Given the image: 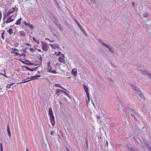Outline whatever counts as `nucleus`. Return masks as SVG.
<instances>
[{
  "label": "nucleus",
  "instance_id": "f257e3e1",
  "mask_svg": "<svg viewBox=\"0 0 151 151\" xmlns=\"http://www.w3.org/2000/svg\"><path fill=\"white\" fill-rule=\"evenodd\" d=\"M129 85L132 87V89L134 90L135 92L136 93L141 99H145V98L143 94L136 85L132 83H130Z\"/></svg>",
  "mask_w": 151,
  "mask_h": 151
},
{
  "label": "nucleus",
  "instance_id": "f03ea898",
  "mask_svg": "<svg viewBox=\"0 0 151 151\" xmlns=\"http://www.w3.org/2000/svg\"><path fill=\"white\" fill-rule=\"evenodd\" d=\"M123 111L125 112H127L128 113H130L131 114V115L133 117L135 120H136V119L134 115L132 114V113H134L136 115H138V113L136 111H135L131 108H130L129 107L127 106V107H126L124 109H123Z\"/></svg>",
  "mask_w": 151,
  "mask_h": 151
},
{
  "label": "nucleus",
  "instance_id": "7ed1b4c3",
  "mask_svg": "<svg viewBox=\"0 0 151 151\" xmlns=\"http://www.w3.org/2000/svg\"><path fill=\"white\" fill-rule=\"evenodd\" d=\"M40 77V75L32 76L30 77V78L31 79L30 80H27V81H23V82H20L18 83V84H22V83H24L27 82L29 81H30L31 80H34V79H37V78H39Z\"/></svg>",
  "mask_w": 151,
  "mask_h": 151
},
{
  "label": "nucleus",
  "instance_id": "20e7f679",
  "mask_svg": "<svg viewBox=\"0 0 151 151\" xmlns=\"http://www.w3.org/2000/svg\"><path fill=\"white\" fill-rule=\"evenodd\" d=\"M42 49L44 51H46L48 50L49 46L46 43H42L41 45Z\"/></svg>",
  "mask_w": 151,
  "mask_h": 151
},
{
  "label": "nucleus",
  "instance_id": "39448f33",
  "mask_svg": "<svg viewBox=\"0 0 151 151\" xmlns=\"http://www.w3.org/2000/svg\"><path fill=\"white\" fill-rule=\"evenodd\" d=\"M18 8L15 7L12 8L11 9H9L7 13V15H9L10 14H12L13 12H14V11H17L18 10Z\"/></svg>",
  "mask_w": 151,
  "mask_h": 151
},
{
  "label": "nucleus",
  "instance_id": "423d86ee",
  "mask_svg": "<svg viewBox=\"0 0 151 151\" xmlns=\"http://www.w3.org/2000/svg\"><path fill=\"white\" fill-rule=\"evenodd\" d=\"M142 74L145 76H147L150 79H151V74L148 71L145 70L142 72Z\"/></svg>",
  "mask_w": 151,
  "mask_h": 151
},
{
  "label": "nucleus",
  "instance_id": "0eeeda50",
  "mask_svg": "<svg viewBox=\"0 0 151 151\" xmlns=\"http://www.w3.org/2000/svg\"><path fill=\"white\" fill-rule=\"evenodd\" d=\"M64 55L63 54H61L60 56L58 58L59 61L60 63L65 62V60L64 59Z\"/></svg>",
  "mask_w": 151,
  "mask_h": 151
},
{
  "label": "nucleus",
  "instance_id": "6e6552de",
  "mask_svg": "<svg viewBox=\"0 0 151 151\" xmlns=\"http://www.w3.org/2000/svg\"><path fill=\"white\" fill-rule=\"evenodd\" d=\"M126 147L128 151H136L134 148L131 147L129 145H127Z\"/></svg>",
  "mask_w": 151,
  "mask_h": 151
},
{
  "label": "nucleus",
  "instance_id": "1a4fd4ad",
  "mask_svg": "<svg viewBox=\"0 0 151 151\" xmlns=\"http://www.w3.org/2000/svg\"><path fill=\"white\" fill-rule=\"evenodd\" d=\"M42 58L41 57V55H40V57L39 58V61L38 63L37 64H35V65H41L42 64Z\"/></svg>",
  "mask_w": 151,
  "mask_h": 151
},
{
  "label": "nucleus",
  "instance_id": "9d476101",
  "mask_svg": "<svg viewBox=\"0 0 151 151\" xmlns=\"http://www.w3.org/2000/svg\"><path fill=\"white\" fill-rule=\"evenodd\" d=\"M50 120L52 125V126H54L55 125V121L54 116L50 117Z\"/></svg>",
  "mask_w": 151,
  "mask_h": 151
},
{
  "label": "nucleus",
  "instance_id": "9b49d317",
  "mask_svg": "<svg viewBox=\"0 0 151 151\" xmlns=\"http://www.w3.org/2000/svg\"><path fill=\"white\" fill-rule=\"evenodd\" d=\"M72 74L74 75L75 77L77 76V69L76 68L73 69L72 71Z\"/></svg>",
  "mask_w": 151,
  "mask_h": 151
},
{
  "label": "nucleus",
  "instance_id": "f8f14e48",
  "mask_svg": "<svg viewBox=\"0 0 151 151\" xmlns=\"http://www.w3.org/2000/svg\"><path fill=\"white\" fill-rule=\"evenodd\" d=\"M64 91L60 89H58L56 90L55 91V94L58 96L60 94V93H63V92Z\"/></svg>",
  "mask_w": 151,
  "mask_h": 151
},
{
  "label": "nucleus",
  "instance_id": "ddd939ff",
  "mask_svg": "<svg viewBox=\"0 0 151 151\" xmlns=\"http://www.w3.org/2000/svg\"><path fill=\"white\" fill-rule=\"evenodd\" d=\"M14 19H12V16L8 17L6 19V23H8L14 20Z\"/></svg>",
  "mask_w": 151,
  "mask_h": 151
},
{
  "label": "nucleus",
  "instance_id": "4468645a",
  "mask_svg": "<svg viewBox=\"0 0 151 151\" xmlns=\"http://www.w3.org/2000/svg\"><path fill=\"white\" fill-rule=\"evenodd\" d=\"M48 114L50 117L54 116L51 107H50L49 108Z\"/></svg>",
  "mask_w": 151,
  "mask_h": 151
},
{
  "label": "nucleus",
  "instance_id": "2eb2a0df",
  "mask_svg": "<svg viewBox=\"0 0 151 151\" xmlns=\"http://www.w3.org/2000/svg\"><path fill=\"white\" fill-rule=\"evenodd\" d=\"M98 41L99 42V43L101 44L102 45L106 47H107V46L108 45L107 44H106L104 42L102 41L101 40L99 39L98 40Z\"/></svg>",
  "mask_w": 151,
  "mask_h": 151
},
{
  "label": "nucleus",
  "instance_id": "dca6fc26",
  "mask_svg": "<svg viewBox=\"0 0 151 151\" xmlns=\"http://www.w3.org/2000/svg\"><path fill=\"white\" fill-rule=\"evenodd\" d=\"M19 33L20 35L23 37H25L26 35V32L22 31H19Z\"/></svg>",
  "mask_w": 151,
  "mask_h": 151
},
{
  "label": "nucleus",
  "instance_id": "f3484780",
  "mask_svg": "<svg viewBox=\"0 0 151 151\" xmlns=\"http://www.w3.org/2000/svg\"><path fill=\"white\" fill-rule=\"evenodd\" d=\"M7 129L9 136L10 137L11 136V133L10 131L9 125V124L7 125Z\"/></svg>",
  "mask_w": 151,
  "mask_h": 151
},
{
  "label": "nucleus",
  "instance_id": "a211bd4d",
  "mask_svg": "<svg viewBox=\"0 0 151 151\" xmlns=\"http://www.w3.org/2000/svg\"><path fill=\"white\" fill-rule=\"evenodd\" d=\"M83 86L84 88V89L86 93H87V92H88V87L86 86V85L85 84H83Z\"/></svg>",
  "mask_w": 151,
  "mask_h": 151
},
{
  "label": "nucleus",
  "instance_id": "6ab92c4d",
  "mask_svg": "<svg viewBox=\"0 0 151 151\" xmlns=\"http://www.w3.org/2000/svg\"><path fill=\"white\" fill-rule=\"evenodd\" d=\"M22 20V19L21 18H19L16 22L15 24L17 25H20L21 23V22Z\"/></svg>",
  "mask_w": 151,
  "mask_h": 151
},
{
  "label": "nucleus",
  "instance_id": "aec40b11",
  "mask_svg": "<svg viewBox=\"0 0 151 151\" xmlns=\"http://www.w3.org/2000/svg\"><path fill=\"white\" fill-rule=\"evenodd\" d=\"M74 20L75 22L78 25L80 29H82V26L80 25V24L75 19H74Z\"/></svg>",
  "mask_w": 151,
  "mask_h": 151
},
{
  "label": "nucleus",
  "instance_id": "412c9836",
  "mask_svg": "<svg viewBox=\"0 0 151 151\" xmlns=\"http://www.w3.org/2000/svg\"><path fill=\"white\" fill-rule=\"evenodd\" d=\"M106 47L109 50L110 52H111V53H114V51L111 49V48L108 45L107 46V47Z\"/></svg>",
  "mask_w": 151,
  "mask_h": 151
},
{
  "label": "nucleus",
  "instance_id": "4be33fe9",
  "mask_svg": "<svg viewBox=\"0 0 151 151\" xmlns=\"http://www.w3.org/2000/svg\"><path fill=\"white\" fill-rule=\"evenodd\" d=\"M7 31L9 33L10 35H11L13 33V31H12V29L11 28H9V30H8Z\"/></svg>",
  "mask_w": 151,
  "mask_h": 151
},
{
  "label": "nucleus",
  "instance_id": "5701e85b",
  "mask_svg": "<svg viewBox=\"0 0 151 151\" xmlns=\"http://www.w3.org/2000/svg\"><path fill=\"white\" fill-rule=\"evenodd\" d=\"M28 26H29V27L30 29H34V27L33 25L32 24H30L28 23Z\"/></svg>",
  "mask_w": 151,
  "mask_h": 151
},
{
  "label": "nucleus",
  "instance_id": "b1692460",
  "mask_svg": "<svg viewBox=\"0 0 151 151\" xmlns=\"http://www.w3.org/2000/svg\"><path fill=\"white\" fill-rule=\"evenodd\" d=\"M52 68L51 67V66H47V70L48 72H50L52 70Z\"/></svg>",
  "mask_w": 151,
  "mask_h": 151
},
{
  "label": "nucleus",
  "instance_id": "393cba45",
  "mask_svg": "<svg viewBox=\"0 0 151 151\" xmlns=\"http://www.w3.org/2000/svg\"><path fill=\"white\" fill-rule=\"evenodd\" d=\"M26 61L29 63H26V65H35V64H33V63H31L29 61H28V60H26Z\"/></svg>",
  "mask_w": 151,
  "mask_h": 151
},
{
  "label": "nucleus",
  "instance_id": "a878e982",
  "mask_svg": "<svg viewBox=\"0 0 151 151\" xmlns=\"http://www.w3.org/2000/svg\"><path fill=\"white\" fill-rule=\"evenodd\" d=\"M55 86L56 87H59L61 88L63 87L61 85L57 83L55 84Z\"/></svg>",
  "mask_w": 151,
  "mask_h": 151
},
{
  "label": "nucleus",
  "instance_id": "bb28decb",
  "mask_svg": "<svg viewBox=\"0 0 151 151\" xmlns=\"http://www.w3.org/2000/svg\"><path fill=\"white\" fill-rule=\"evenodd\" d=\"M65 24L67 27H68V28H70V26L69 25V24H68V22L65 21Z\"/></svg>",
  "mask_w": 151,
  "mask_h": 151
},
{
  "label": "nucleus",
  "instance_id": "cd10ccee",
  "mask_svg": "<svg viewBox=\"0 0 151 151\" xmlns=\"http://www.w3.org/2000/svg\"><path fill=\"white\" fill-rule=\"evenodd\" d=\"M137 69L138 70L140 71L142 73V72L144 71L142 70V68L140 66L137 67Z\"/></svg>",
  "mask_w": 151,
  "mask_h": 151
},
{
  "label": "nucleus",
  "instance_id": "c85d7f7f",
  "mask_svg": "<svg viewBox=\"0 0 151 151\" xmlns=\"http://www.w3.org/2000/svg\"><path fill=\"white\" fill-rule=\"evenodd\" d=\"M145 144H146V145H147V147L148 149H149V150L150 151H151V147L149 145V144L147 142L146 143H145Z\"/></svg>",
  "mask_w": 151,
  "mask_h": 151
},
{
  "label": "nucleus",
  "instance_id": "c756f323",
  "mask_svg": "<svg viewBox=\"0 0 151 151\" xmlns=\"http://www.w3.org/2000/svg\"><path fill=\"white\" fill-rule=\"evenodd\" d=\"M22 23L25 25V26H27L29 23H27L25 20L22 22Z\"/></svg>",
  "mask_w": 151,
  "mask_h": 151
},
{
  "label": "nucleus",
  "instance_id": "7c9ffc66",
  "mask_svg": "<svg viewBox=\"0 0 151 151\" xmlns=\"http://www.w3.org/2000/svg\"><path fill=\"white\" fill-rule=\"evenodd\" d=\"M57 26L59 28V29L63 31V28L61 27L60 25V24H59L58 25H57Z\"/></svg>",
  "mask_w": 151,
  "mask_h": 151
},
{
  "label": "nucleus",
  "instance_id": "2f4dec72",
  "mask_svg": "<svg viewBox=\"0 0 151 151\" xmlns=\"http://www.w3.org/2000/svg\"><path fill=\"white\" fill-rule=\"evenodd\" d=\"M0 151H3V146L1 143H0Z\"/></svg>",
  "mask_w": 151,
  "mask_h": 151
},
{
  "label": "nucleus",
  "instance_id": "473e14b6",
  "mask_svg": "<svg viewBox=\"0 0 151 151\" xmlns=\"http://www.w3.org/2000/svg\"><path fill=\"white\" fill-rule=\"evenodd\" d=\"M63 93H64L65 95H66L67 96H68L70 98V97L69 96V94L67 93L65 91H63Z\"/></svg>",
  "mask_w": 151,
  "mask_h": 151
},
{
  "label": "nucleus",
  "instance_id": "72a5a7b5",
  "mask_svg": "<svg viewBox=\"0 0 151 151\" xmlns=\"http://www.w3.org/2000/svg\"><path fill=\"white\" fill-rule=\"evenodd\" d=\"M50 73H53L56 74L57 73V72L55 70H51Z\"/></svg>",
  "mask_w": 151,
  "mask_h": 151
},
{
  "label": "nucleus",
  "instance_id": "f704fd0d",
  "mask_svg": "<svg viewBox=\"0 0 151 151\" xmlns=\"http://www.w3.org/2000/svg\"><path fill=\"white\" fill-rule=\"evenodd\" d=\"M81 30L82 32H83V33L84 34H85L86 35V32L83 29V27H82V29H80Z\"/></svg>",
  "mask_w": 151,
  "mask_h": 151
},
{
  "label": "nucleus",
  "instance_id": "c9c22d12",
  "mask_svg": "<svg viewBox=\"0 0 151 151\" xmlns=\"http://www.w3.org/2000/svg\"><path fill=\"white\" fill-rule=\"evenodd\" d=\"M11 86V85H10V84H8L6 87L7 88H10Z\"/></svg>",
  "mask_w": 151,
  "mask_h": 151
},
{
  "label": "nucleus",
  "instance_id": "e433bc0d",
  "mask_svg": "<svg viewBox=\"0 0 151 151\" xmlns=\"http://www.w3.org/2000/svg\"><path fill=\"white\" fill-rule=\"evenodd\" d=\"M54 133H55L54 131H52L50 132V134L52 135H53V134Z\"/></svg>",
  "mask_w": 151,
  "mask_h": 151
},
{
  "label": "nucleus",
  "instance_id": "4c0bfd02",
  "mask_svg": "<svg viewBox=\"0 0 151 151\" xmlns=\"http://www.w3.org/2000/svg\"><path fill=\"white\" fill-rule=\"evenodd\" d=\"M22 55H24V56H26V54H24V53H23L22 54H19V56H22Z\"/></svg>",
  "mask_w": 151,
  "mask_h": 151
},
{
  "label": "nucleus",
  "instance_id": "58836bf2",
  "mask_svg": "<svg viewBox=\"0 0 151 151\" xmlns=\"http://www.w3.org/2000/svg\"><path fill=\"white\" fill-rule=\"evenodd\" d=\"M9 15H7V14L6 15V14H5L4 16V20Z\"/></svg>",
  "mask_w": 151,
  "mask_h": 151
},
{
  "label": "nucleus",
  "instance_id": "ea45409f",
  "mask_svg": "<svg viewBox=\"0 0 151 151\" xmlns=\"http://www.w3.org/2000/svg\"><path fill=\"white\" fill-rule=\"evenodd\" d=\"M49 45H50L51 46V47L53 48H54L55 46V45L52 44H50Z\"/></svg>",
  "mask_w": 151,
  "mask_h": 151
},
{
  "label": "nucleus",
  "instance_id": "a19ab883",
  "mask_svg": "<svg viewBox=\"0 0 151 151\" xmlns=\"http://www.w3.org/2000/svg\"><path fill=\"white\" fill-rule=\"evenodd\" d=\"M25 68H26V69H27V70H29V68L27 66H23Z\"/></svg>",
  "mask_w": 151,
  "mask_h": 151
},
{
  "label": "nucleus",
  "instance_id": "79ce46f5",
  "mask_svg": "<svg viewBox=\"0 0 151 151\" xmlns=\"http://www.w3.org/2000/svg\"><path fill=\"white\" fill-rule=\"evenodd\" d=\"M96 116L98 119H100V117L99 115L98 114H96Z\"/></svg>",
  "mask_w": 151,
  "mask_h": 151
},
{
  "label": "nucleus",
  "instance_id": "37998d69",
  "mask_svg": "<svg viewBox=\"0 0 151 151\" xmlns=\"http://www.w3.org/2000/svg\"><path fill=\"white\" fill-rule=\"evenodd\" d=\"M4 33L1 34V37L3 40H4Z\"/></svg>",
  "mask_w": 151,
  "mask_h": 151
},
{
  "label": "nucleus",
  "instance_id": "c03bdc74",
  "mask_svg": "<svg viewBox=\"0 0 151 151\" xmlns=\"http://www.w3.org/2000/svg\"><path fill=\"white\" fill-rule=\"evenodd\" d=\"M86 94L87 96V97H89V93L88 92H87V93H86Z\"/></svg>",
  "mask_w": 151,
  "mask_h": 151
},
{
  "label": "nucleus",
  "instance_id": "a18cd8bd",
  "mask_svg": "<svg viewBox=\"0 0 151 151\" xmlns=\"http://www.w3.org/2000/svg\"><path fill=\"white\" fill-rule=\"evenodd\" d=\"M13 50L14 51H15V52H17L18 51V50L16 49V48H14Z\"/></svg>",
  "mask_w": 151,
  "mask_h": 151
},
{
  "label": "nucleus",
  "instance_id": "49530a36",
  "mask_svg": "<svg viewBox=\"0 0 151 151\" xmlns=\"http://www.w3.org/2000/svg\"><path fill=\"white\" fill-rule=\"evenodd\" d=\"M61 54V52H58V54H56V55H59Z\"/></svg>",
  "mask_w": 151,
  "mask_h": 151
},
{
  "label": "nucleus",
  "instance_id": "de8ad7c7",
  "mask_svg": "<svg viewBox=\"0 0 151 151\" xmlns=\"http://www.w3.org/2000/svg\"><path fill=\"white\" fill-rule=\"evenodd\" d=\"M1 13L0 11V21L1 20Z\"/></svg>",
  "mask_w": 151,
  "mask_h": 151
},
{
  "label": "nucleus",
  "instance_id": "09e8293b",
  "mask_svg": "<svg viewBox=\"0 0 151 151\" xmlns=\"http://www.w3.org/2000/svg\"><path fill=\"white\" fill-rule=\"evenodd\" d=\"M21 62L23 64H26V62H24L22 60H21Z\"/></svg>",
  "mask_w": 151,
  "mask_h": 151
},
{
  "label": "nucleus",
  "instance_id": "8fccbe9b",
  "mask_svg": "<svg viewBox=\"0 0 151 151\" xmlns=\"http://www.w3.org/2000/svg\"><path fill=\"white\" fill-rule=\"evenodd\" d=\"M107 79H108V80L109 81H112V79H111V78H108Z\"/></svg>",
  "mask_w": 151,
  "mask_h": 151
},
{
  "label": "nucleus",
  "instance_id": "3c124183",
  "mask_svg": "<svg viewBox=\"0 0 151 151\" xmlns=\"http://www.w3.org/2000/svg\"><path fill=\"white\" fill-rule=\"evenodd\" d=\"M47 66H50V63L49 62H48L47 63Z\"/></svg>",
  "mask_w": 151,
  "mask_h": 151
},
{
  "label": "nucleus",
  "instance_id": "603ef678",
  "mask_svg": "<svg viewBox=\"0 0 151 151\" xmlns=\"http://www.w3.org/2000/svg\"><path fill=\"white\" fill-rule=\"evenodd\" d=\"M62 88L64 90H65L66 91H68L66 89L63 87H62Z\"/></svg>",
  "mask_w": 151,
  "mask_h": 151
},
{
  "label": "nucleus",
  "instance_id": "864d4df0",
  "mask_svg": "<svg viewBox=\"0 0 151 151\" xmlns=\"http://www.w3.org/2000/svg\"><path fill=\"white\" fill-rule=\"evenodd\" d=\"M132 5L133 7H134L135 5V4L134 2H132Z\"/></svg>",
  "mask_w": 151,
  "mask_h": 151
},
{
  "label": "nucleus",
  "instance_id": "5fc2aeb1",
  "mask_svg": "<svg viewBox=\"0 0 151 151\" xmlns=\"http://www.w3.org/2000/svg\"><path fill=\"white\" fill-rule=\"evenodd\" d=\"M14 53L16 55H18L19 54L18 53L16 52H14Z\"/></svg>",
  "mask_w": 151,
  "mask_h": 151
},
{
  "label": "nucleus",
  "instance_id": "6e6d98bb",
  "mask_svg": "<svg viewBox=\"0 0 151 151\" xmlns=\"http://www.w3.org/2000/svg\"><path fill=\"white\" fill-rule=\"evenodd\" d=\"M112 65L113 66V67H114V68H116V65H114V64H112Z\"/></svg>",
  "mask_w": 151,
  "mask_h": 151
},
{
  "label": "nucleus",
  "instance_id": "4d7b16f0",
  "mask_svg": "<svg viewBox=\"0 0 151 151\" xmlns=\"http://www.w3.org/2000/svg\"><path fill=\"white\" fill-rule=\"evenodd\" d=\"M106 146H107V147L108 146V141H106Z\"/></svg>",
  "mask_w": 151,
  "mask_h": 151
},
{
  "label": "nucleus",
  "instance_id": "13d9d810",
  "mask_svg": "<svg viewBox=\"0 0 151 151\" xmlns=\"http://www.w3.org/2000/svg\"><path fill=\"white\" fill-rule=\"evenodd\" d=\"M147 16V14H146L144 15V17H146Z\"/></svg>",
  "mask_w": 151,
  "mask_h": 151
},
{
  "label": "nucleus",
  "instance_id": "bf43d9fd",
  "mask_svg": "<svg viewBox=\"0 0 151 151\" xmlns=\"http://www.w3.org/2000/svg\"><path fill=\"white\" fill-rule=\"evenodd\" d=\"M66 149L67 151H70V149L69 148L66 147Z\"/></svg>",
  "mask_w": 151,
  "mask_h": 151
},
{
  "label": "nucleus",
  "instance_id": "052dcab7",
  "mask_svg": "<svg viewBox=\"0 0 151 151\" xmlns=\"http://www.w3.org/2000/svg\"><path fill=\"white\" fill-rule=\"evenodd\" d=\"M2 75L8 78V77L5 74H3V75Z\"/></svg>",
  "mask_w": 151,
  "mask_h": 151
},
{
  "label": "nucleus",
  "instance_id": "680f3d73",
  "mask_svg": "<svg viewBox=\"0 0 151 151\" xmlns=\"http://www.w3.org/2000/svg\"><path fill=\"white\" fill-rule=\"evenodd\" d=\"M29 70V71H34V70H32L30 68H29V70Z\"/></svg>",
  "mask_w": 151,
  "mask_h": 151
},
{
  "label": "nucleus",
  "instance_id": "e2e57ef3",
  "mask_svg": "<svg viewBox=\"0 0 151 151\" xmlns=\"http://www.w3.org/2000/svg\"><path fill=\"white\" fill-rule=\"evenodd\" d=\"M127 64L125 63V64H124V66L126 67H127Z\"/></svg>",
  "mask_w": 151,
  "mask_h": 151
},
{
  "label": "nucleus",
  "instance_id": "0e129e2a",
  "mask_svg": "<svg viewBox=\"0 0 151 151\" xmlns=\"http://www.w3.org/2000/svg\"><path fill=\"white\" fill-rule=\"evenodd\" d=\"M38 61H39V60H36L35 61V62L36 63H37V64L38 63Z\"/></svg>",
  "mask_w": 151,
  "mask_h": 151
},
{
  "label": "nucleus",
  "instance_id": "69168bd1",
  "mask_svg": "<svg viewBox=\"0 0 151 151\" xmlns=\"http://www.w3.org/2000/svg\"><path fill=\"white\" fill-rule=\"evenodd\" d=\"M26 150L27 151H29L27 147L26 148Z\"/></svg>",
  "mask_w": 151,
  "mask_h": 151
},
{
  "label": "nucleus",
  "instance_id": "338daca9",
  "mask_svg": "<svg viewBox=\"0 0 151 151\" xmlns=\"http://www.w3.org/2000/svg\"><path fill=\"white\" fill-rule=\"evenodd\" d=\"M38 68V67H36V68H34L35 70H36V69H37V68Z\"/></svg>",
  "mask_w": 151,
  "mask_h": 151
},
{
  "label": "nucleus",
  "instance_id": "774afa93",
  "mask_svg": "<svg viewBox=\"0 0 151 151\" xmlns=\"http://www.w3.org/2000/svg\"><path fill=\"white\" fill-rule=\"evenodd\" d=\"M26 45L27 46H29L30 45V44H27V43H26Z\"/></svg>",
  "mask_w": 151,
  "mask_h": 151
}]
</instances>
